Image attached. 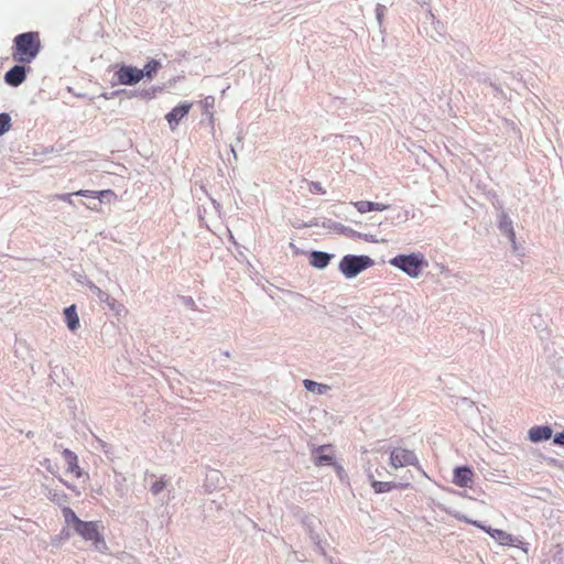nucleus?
<instances>
[{
	"instance_id": "1",
	"label": "nucleus",
	"mask_w": 564,
	"mask_h": 564,
	"mask_svg": "<svg viewBox=\"0 0 564 564\" xmlns=\"http://www.w3.org/2000/svg\"><path fill=\"white\" fill-rule=\"evenodd\" d=\"M41 51V39L39 32H25L17 35L13 40L12 57L20 64H30Z\"/></svg>"
},
{
	"instance_id": "2",
	"label": "nucleus",
	"mask_w": 564,
	"mask_h": 564,
	"mask_svg": "<svg viewBox=\"0 0 564 564\" xmlns=\"http://www.w3.org/2000/svg\"><path fill=\"white\" fill-rule=\"evenodd\" d=\"M74 530L86 541H91L98 552L105 553L108 550L104 536L98 531L97 522L82 520Z\"/></svg>"
},
{
	"instance_id": "3",
	"label": "nucleus",
	"mask_w": 564,
	"mask_h": 564,
	"mask_svg": "<svg viewBox=\"0 0 564 564\" xmlns=\"http://www.w3.org/2000/svg\"><path fill=\"white\" fill-rule=\"evenodd\" d=\"M372 264V260L367 256H345L339 262L340 271L347 276L352 278Z\"/></svg>"
},
{
	"instance_id": "4",
	"label": "nucleus",
	"mask_w": 564,
	"mask_h": 564,
	"mask_svg": "<svg viewBox=\"0 0 564 564\" xmlns=\"http://www.w3.org/2000/svg\"><path fill=\"white\" fill-rule=\"evenodd\" d=\"M390 263L405 273H408L412 278H416L420 275L422 268L424 265V261L422 257L417 254H408V256H398L394 257Z\"/></svg>"
},
{
	"instance_id": "5",
	"label": "nucleus",
	"mask_w": 564,
	"mask_h": 564,
	"mask_svg": "<svg viewBox=\"0 0 564 564\" xmlns=\"http://www.w3.org/2000/svg\"><path fill=\"white\" fill-rule=\"evenodd\" d=\"M417 463V457L412 451L395 447L390 452V465L395 469L405 466H414Z\"/></svg>"
},
{
	"instance_id": "6",
	"label": "nucleus",
	"mask_w": 564,
	"mask_h": 564,
	"mask_svg": "<svg viewBox=\"0 0 564 564\" xmlns=\"http://www.w3.org/2000/svg\"><path fill=\"white\" fill-rule=\"evenodd\" d=\"M116 76L118 82L122 85H134L144 77V73L137 67L121 66L117 70Z\"/></svg>"
},
{
	"instance_id": "7",
	"label": "nucleus",
	"mask_w": 564,
	"mask_h": 564,
	"mask_svg": "<svg viewBox=\"0 0 564 564\" xmlns=\"http://www.w3.org/2000/svg\"><path fill=\"white\" fill-rule=\"evenodd\" d=\"M192 106L193 105L191 102H183L166 113L165 119L167 120L172 130H174L180 121L187 116Z\"/></svg>"
},
{
	"instance_id": "8",
	"label": "nucleus",
	"mask_w": 564,
	"mask_h": 564,
	"mask_svg": "<svg viewBox=\"0 0 564 564\" xmlns=\"http://www.w3.org/2000/svg\"><path fill=\"white\" fill-rule=\"evenodd\" d=\"M473 475V469L469 466H457L453 471V482L462 488L470 487Z\"/></svg>"
},
{
	"instance_id": "9",
	"label": "nucleus",
	"mask_w": 564,
	"mask_h": 564,
	"mask_svg": "<svg viewBox=\"0 0 564 564\" xmlns=\"http://www.w3.org/2000/svg\"><path fill=\"white\" fill-rule=\"evenodd\" d=\"M26 77V68L23 65H14L4 75V80L12 87L20 86Z\"/></svg>"
},
{
	"instance_id": "10",
	"label": "nucleus",
	"mask_w": 564,
	"mask_h": 564,
	"mask_svg": "<svg viewBox=\"0 0 564 564\" xmlns=\"http://www.w3.org/2000/svg\"><path fill=\"white\" fill-rule=\"evenodd\" d=\"M553 436V430L550 425H535L528 432V437L532 443H541Z\"/></svg>"
},
{
	"instance_id": "11",
	"label": "nucleus",
	"mask_w": 564,
	"mask_h": 564,
	"mask_svg": "<svg viewBox=\"0 0 564 564\" xmlns=\"http://www.w3.org/2000/svg\"><path fill=\"white\" fill-rule=\"evenodd\" d=\"M63 458L67 465V471L75 475V477L80 478L83 471L78 466L77 455L68 448H65L62 453Z\"/></svg>"
},
{
	"instance_id": "12",
	"label": "nucleus",
	"mask_w": 564,
	"mask_h": 564,
	"mask_svg": "<svg viewBox=\"0 0 564 564\" xmlns=\"http://www.w3.org/2000/svg\"><path fill=\"white\" fill-rule=\"evenodd\" d=\"M354 206L355 208L360 213V214H366L368 212H372V210H376V212H383V210H387L390 208L389 205H386V204H382V203H373V202H368V200H358V202H355L354 203Z\"/></svg>"
},
{
	"instance_id": "13",
	"label": "nucleus",
	"mask_w": 564,
	"mask_h": 564,
	"mask_svg": "<svg viewBox=\"0 0 564 564\" xmlns=\"http://www.w3.org/2000/svg\"><path fill=\"white\" fill-rule=\"evenodd\" d=\"M328 448L327 445L318 446L313 452V460L317 466H328L333 464V455L326 454L325 451Z\"/></svg>"
},
{
	"instance_id": "14",
	"label": "nucleus",
	"mask_w": 564,
	"mask_h": 564,
	"mask_svg": "<svg viewBox=\"0 0 564 564\" xmlns=\"http://www.w3.org/2000/svg\"><path fill=\"white\" fill-rule=\"evenodd\" d=\"M75 195L77 196H84V197H96L98 199H104V198H111V199H116L117 198V195L111 189H104V191H89V189H79L77 192H75Z\"/></svg>"
},
{
	"instance_id": "15",
	"label": "nucleus",
	"mask_w": 564,
	"mask_h": 564,
	"mask_svg": "<svg viewBox=\"0 0 564 564\" xmlns=\"http://www.w3.org/2000/svg\"><path fill=\"white\" fill-rule=\"evenodd\" d=\"M314 522H315V521H314V519H307V520L304 522V524H305V527H306V529H307V533H308V535H310L311 541L315 544L316 549H317V550H318L323 555H325V549H324V546L322 545V540H321V538H319L318 533H317V532L315 531V529H314V525H315V523H314Z\"/></svg>"
},
{
	"instance_id": "16",
	"label": "nucleus",
	"mask_w": 564,
	"mask_h": 564,
	"mask_svg": "<svg viewBox=\"0 0 564 564\" xmlns=\"http://www.w3.org/2000/svg\"><path fill=\"white\" fill-rule=\"evenodd\" d=\"M64 316L67 327L73 332L76 330L79 326V317L74 304L64 310Z\"/></svg>"
},
{
	"instance_id": "17",
	"label": "nucleus",
	"mask_w": 564,
	"mask_h": 564,
	"mask_svg": "<svg viewBox=\"0 0 564 564\" xmlns=\"http://www.w3.org/2000/svg\"><path fill=\"white\" fill-rule=\"evenodd\" d=\"M330 258L332 256L326 252L313 251L310 256V263L315 268L323 269L327 267Z\"/></svg>"
},
{
	"instance_id": "18",
	"label": "nucleus",
	"mask_w": 564,
	"mask_h": 564,
	"mask_svg": "<svg viewBox=\"0 0 564 564\" xmlns=\"http://www.w3.org/2000/svg\"><path fill=\"white\" fill-rule=\"evenodd\" d=\"M371 487L373 488L375 492L377 494H383L389 492L392 489L397 488V484L392 481H378V480H371Z\"/></svg>"
},
{
	"instance_id": "19",
	"label": "nucleus",
	"mask_w": 564,
	"mask_h": 564,
	"mask_svg": "<svg viewBox=\"0 0 564 564\" xmlns=\"http://www.w3.org/2000/svg\"><path fill=\"white\" fill-rule=\"evenodd\" d=\"M45 496L53 502L62 503L66 499V495L54 488L45 487Z\"/></svg>"
},
{
	"instance_id": "20",
	"label": "nucleus",
	"mask_w": 564,
	"mask_h": 564,
	"mask_svg": "<svg viewBox=\"0 0 564 564\" xmlns=\"http://www.w3.org/2000/svg\"><path fill=\"white\" fill-rule=\"evenodd\" d=\"M491 538L500 541V543L505 544L507 543L509 540H510V534H508L507 532L500 530V529H492L490 527H488L487 531H486Z\"/></svg>"
},
{
	"instance_id": "21",
	"label": "nucleus",
	"mask_w": 564,
	"mask_h": 564,
	"mask_svg": "<svg viewBox=\"0 0 564 564\" xmlns=\"http://www.w3.org/2000/svg\"><path fill=\"white\" fill-rule=\"evenodd\" d=\"M161 64L156 59L149 61L144 68L142 69L144 73V77L152 78L156 72L159 70Z\"/></svg>"
},
{
	"instance_id": "22",
	"label": "nucleus",
	"mask_w": 564,
	"mask_h": 564,
	"mask_svg": "<svg viewBox=\"0 0 564 564\" xmlns=\"http://www.w3.org/2000/svg\"><path fill=\"white\" fill-rule=\"evenodd\" d=\"M63 516L67 524H73L74 529L78 525V522L82 520L76 516V513L68 507L63 509Z\"/></svg>"
},
{
	"instance_id": "23",
	"label": "nucleus",
	"mask_w": 564,
	"mask_h": 564,
	"mask_svg": "<svg viewBox=\"0 0 564 564\" xmlns=\"http://www.w3.org/2000/svg\"><path fill=\"white\" fill-rule=\"evenodd\" d=\"M11 128V118L8 113H0V135L4 134Z\"/></svg>"
},
{
	"instance_id": "24",
	"label": "nucleus",
	"mask_w": 564,
	"mask_h": 564,
	"mask_svg": "<svg viewBox=\"0 0 564 564\" xmlns=\"http://www.w3.org/2000/svg\"><path fill=\"white\" fill-rule=\"evenodd\" d=\"M166 487V481L163 478H160L159 480H155L151 486V492L153 495H159L163 491V489Z\"/></svg>"
},
{
	"instance_id": "25",
	"label": "nucleus",
	"mask_w": 564,
	"mask_h": 564,
	"mask_svg": "<svg viewBox=\"0 0 564 564\" xmlns=\"http://www.w3.org/2000/svg\"><path fill=\"white\" fill-rule=\"evenodd\" d=\"M456 518H457L458 520H462V521L466 522V523H470V524H473V525H475V527H477V528H479V529H481V530H484V531H487V529H488V527H486V525H485L484 523H481L480 521H477V520H470V519H468L466 516H456Z\"/></svg>"
},
{
	"instance_id": "26",
	"label": "nucleus",
	"mask_w": 564,
	"mask_h": 564,
	"mask_svg": "<svg viewBox=\"0 0 564 564\" xmlns=\"http://www.w3.org/2000/svg\"><path fill=\"white\" fill-rule=\"evenodd\" d=\"M98 291V296L101 301L106 302L109 306H113L115 303H116V300L112 299L110 295L104 293L100 289H97Z\"/></svg>"
},
{
	"instance_id": "27",
	"label": "nucleus",
	"mask_w": 564,
	"mask_h": 564,
	"mask_svg": "<svg viewBox=\"0 0 564 564\" xmlns=\"http://www.w3.org/2000/svg\"><path fill=\"white\" fill-rule=\"evenodd\" d=\"M553 443L557 446H562L564 447V431L563 432H560V433H556L554 436H553Z\"/></svg>"
},
{
	"instance_id": "28",
	"label": "nucleus",
	"mask_w": 564,
	"mask_h": 564,
	"mask_svg": "<svg viewBox=\"0 0 564 564\" xmlns=\"http://www.w3.org/2000/svg\"><path fill=\"white\" fill-rule=\"evenodd\" d=\"M73 195L74 194H57V195H55V198L63 200L65 203H68V204H73V199H72Z\"/></svg>"
},
{
	"instance_id": "29",
	"label": "nucleus",
	"mask_w": 564,
	"mask_h": 564,
	"mask_svg": "<svg viewBox=\"0 0 564 564\" xmlns=\"http://www.w3.org/2000/svg\"><path fill=\"white\" fill-rule=\"evenodd\" d=\"M304 386L305 388H327L324 384L316 383L315 381L308 379L304 380Z\"/></svg>"
},
{
	"instance_id": "30",
	"label": "nucleus",
	"mask_w": 564,
	"mask_h": 564,
	"mask_svg": "<svg viewBox=\"0 0 564 564\" xmlns=\"http://www.w3.org/2000/svg\"><path fill=\"white\" fill-rule=\"evenodd\" d=\"M311 186H312V191H315V192H317V193H322V194L324 193V189H323V187L321 186V184H319V183H314V182H313V183L311 184Z\"/></svg>"
},
{
	"instance_id": "31",
	"label": "nucleus",
	"mask_w": 564,
	"mask_h": 564,
	"mask_svg": "<svg viewBox=\"0 0 564 564\" xmlns=\"http://www.w3.org/2000/svg\"><path fill=\"white\" fill-rule=\"evenodd\" d=\"M505 228L509 230L510 239H511V240H514V231H513V229H512V227H511V223L506 224V225H505Z\"/></svg>"
},
{
	"instance_id": "32",
	"label": "nucleus",
	"mask_w": 564,
	"mask_h": 564,
	"mask_svg": "<svg viewBox=\"0 0 564 564\" xmlns=\"http://www.w3.org/2000/svg\"><path fill=\"white\" fill-rule=\"evenodd\" d=\"M98 442H99V444H100L101 448L104 449V452H105L106 454H108V453H109V449H108V447H109V446H108V444H107V443H105V442H104V441H101V440H98Z\"/></svg>"
},
{
	"instance_id": "33",
	"label": "nucleus",
	"mask_w": 564,
	"mask_h": 564,
	"mask_svg": "<svg viewBox=\"0 0 564 564\" xmlns=\"http://www.w3.org/2000/svg\"><path fill=\"white\" fill-rule=\"evenodd\" d=\"M64 484L66 485V487L73 488L69 484H67V482H64Z\"/></svg>"
},
{
	"instance_id": "34",
	"label": "nucleus",
	"mask_w": 564,
	"mask_h": 564,
	"mask_svg": "<svg viewBox=\"0 0 564 564\" xmlns=\"http://www.w3.org/2000/svg\"><path fill=\"white\" fill-rule=\"evenodd\" d=\"M329 564H340V563H335V562H333V560H330Z\"/></svg>"
}]
</instances>
